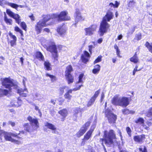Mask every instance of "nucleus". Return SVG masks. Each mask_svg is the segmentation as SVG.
<instances>
[{
  "label": "nucleus",
  "instance_id": "nucleus-25",
  "mask_svg": "<svg viewBox=\"0 0 152 152\" xmlns=\"http://www.w3.org/2000/svg\"><path fill=\"white\" fill-rule=\"evenodd\" d=\"M139 59L137 56V53H135L134 55L130 59V61L135 64L137 63L139 61Z\"/></svg>",
  "mask_w": 152,
  "mask_h": 152
},
{
  "label": "nucleus",
  "instance_id": "nucleus-43",
  "mask_svg": "<svg viewBox=\"0 0 152 152\" xmlns=\"http://www.w3.org/2000/svg\"><path fill=\"white\" fill-rule=\"evenodd\" d=\"M95 101V100H94V99L91 98V99L88 103V107H90L92 105V104L94 103Z\"/></svg>",
  "mask_w": 152,
  "mask_h": 152
},
{
  "label": "nucleus",
  "instance_id": "nucleus-26",
  "mask_svg": "<svg viewBox=\"0 0 152 152\" xmlns=\"http://www.w3.org/2000/svg\"><path fill=\"white\" fill-rule=\"evenodd\" d=\"M66 79L69 84L72 83L74 81V77L71 74L65 75Z\"/></svg>",
  "mask_w": 152,
  "mask_h": 152
},
{
  "label": "nucleus",
  "instance_id": "nucleus-54",
  "mask_svg": "<svg viewBox=\"0 0 152 152\" xmlns=\"http://www.w3.org/2000/svg\"><path fill=\"white\" fill-rule=\"evenodd\" d=\"M8 124L11 125L12 127H13L15 125V122L12 121H9L8 122Z\"/></svg>",
  "mask_w": 152,
  "mask_h": 152
},
{
  "label": "nucleus",
  "instance_id": "nucleus-44",
  "mask_svg": "<svg viewBox=\"0 0 152 152\" xmlns=\"http://www.w3.org/2000/svg\"><path fill=\"white\" fill-rule=\"evenodd\" d=\"M46 76H47L49 77L51 79V80L52 81H54L56 80V77L54 76L50 75V74L48 73L46 74Z\"/></svg>",
  "mask_w": 152,
  "mask_h": 152
},
{
  "label": "nucleus",
  "instance_id": "nucleus-4",
  "mask_svg": "<svg viewBox=\"0 0 152 152\" xmlns=\"http://www.w3.org/2000/svg\"><path fill=\"white\" fill-rule=\"evenodd\" d=\"M116 138L114 131L110 130L108 133L107 131H105L103 138L101 139L100 141L104 142H115Z\"/></svg>",
  "mask_w": 152,
  "mask_h": 152
},
{
  "label": "nucleus",
  "instance_id": "nucleus-60",
  "mask_svg": "<svg viewBox=\"0 0 152 152\" xmlns=\"http://www.w3.org/2000/svg\"><path fill=\"white\" fill-rule=\"evenodd\" d=\"M140 70H141L140 69L138 70V69H134L133 70V75H135V74L136 72L138 71H139Z\"/></svg>",
  "mask_w": 152,
  "mask_h": 152
},
{
  "label": "nucleus",
  "instance_id": "nucleus-63",
  "mask_svg": "<svg viewBox=\"0 0 152 152\" xmlns=\"http://www.w3.org/2000/svg\"><path fill=\"white\" fill-rule=\"evenodd\" d=\"M57 100H56V99L55 100H54L53 99H51V100L50 102L51 103H52L53 104H55Z\"/></svg>",
  "mask_w": 152,
  "mask_h": 152
},
{
  "label": "nucleus",
  "instance_id": "nucleus-11",
  "mask_svg": "<svg viewBox=\"0 0 152 152\" xmlns=\"http://www.w3.org/2000/svg\"><path fill=\"white\" fill-rule=\"evenodd\" d=\"M82 86V85L79 86L78 87L76 88H74L72 89H69L66 92V93L64 94V96L65 99H67L68 102H69L70 101L72 96L70 94L72 93L73 91H76L77 90H79L80 88V87Z\"/></svg>",
  "mask_w": 152,
  "mask_h": 152
},
{
  "label": "nucleus",
  "instance_id": "nucleus-5",
  "mask_svg": "<svg viewBox=\"0 0 152 152\" xmlns=\"http://www.w3.org/2000/svg\"><path fill=\"white\" fill-rule=\"evenodd\" d=\"M24 133V131L20 132L19 134H15L12 133H5L4 135V138L7 141H11V142H19L18 140L14 139H12L11 136L15 137L16 138H20V137L19 135H21V134H23Z\"/></svg>",
  "mask_w": 152,
  "mask_h": 152
},
{
  "label": "nucleus",
  "instance_id": "nucleus-57",
  "mask_svg": "<svg viewBox=\"0 0 152 152\" xmlns=\"http://www.w3.org/2000/svg\"><path fill=\"white\" fill-rule=\"evenodd\" d=\"M16 41L17 40H12L11 41L10 43L12 46H13V45L15 44Z\"/></svg>",
  "mask_w": 152,
  "mask_h": 152
},
{
  "label": "nucleus",
  "instance_id": "nucleus-24",
  "mask_svg": "<svg viewBox=\"0 0 152 152\" xmlns=\"http://www.w3.org/2000/svg\"><path fill=\"white\" fill-rule=\"evenodd\" d=\"M4 20L6 23L9 25H11L12 24V20L11 19L8 18L5 12L4 13Z\"/></svg>",
  "mask_w": 152,
  "mask_h": 152
},
{
  "label": "nucleus",
  "instance_id": "nucleus-31",
  "mask_svg": "<svg viewBox=\"0 0 152 152\" xmlns=\"http://www.w3.org/2000/svg\"><path fill=\"white\" fill-rule=\"evenodd\" d=\"M123 114H133L135 113V111L133 110H130L128 109H124L122 110Z\"/></svg>",
  "mask_w": 152,
  "mask_h": 152
},
{
  "label": "nucleus",
  "instance_id": "nucleus-28",
  "mask_svg": "<svg viewBox=\"0 0 152 152\" xmlns=\"http://www.w3.org/2000/svg\"><path fill=\"white\" fill-rule=\"evenodd\" d=\"M44 65L45 67L47 70H51V64L48 61H46L44 62Z\"/></svg>",
  "mask_w": 152,
  "mask_h": 152
},
{
  "label": "nucleus",
  "instance_id": "nucleus-12",
  "mask_svg": "<svg viewBox=\"0 0 152 152\" xmlns=\"http://www.w3.org/2000/svg\"><path fill=\"white\" fill-rule=\"evenodd\" d=\"M28 120L29 121L30 124L37 129L39 126V124L38 120L36 118H34L29 116L27 118Z\"/></svg>",
  "mask_w": 152,
  "mask_h": 152
},
{
  "label": "nucleus",
  "instance_id": "nucleus-6",
  "mask_svg": "<svg viewBox=\"0 0 152 152\" xmlns=\"http://www.w3.org/2000/svg\"><path fill=\"white\" fill-rule=\"evenodd\" d=\"M67 12L66 11H62L59 15L53 14V18H56L59 21L69 20L70 17L67 15Z\"/></svg>",
  "mask_w": 152,
  "mask_h": 152
},
{
  "label": "nucleus",
  "instance_id": "nucleus-55",
  "mask_svg": "<svg viewBox=\"0 0 152 152\" xmlns=\"http://www.w3.org/2000/svg\"><path fill=\"white\" fill-rule=\"evenodd\" d=\"M90 124V122H86L85 124L84 125H83L82 127H84L85 128H86L87 129V130L88 129V128Z\"/></svg>",
  "mask_w": 152,
  "mask_h": 152
},
{
  "label": "nucleus",
  "instance_id": "nucleus-53",
  "mask_svg": "<svg viewBox=\"0 0 152 152\" xmlns=\"http://www.w3.org/2000/svg\"><path fill=\"white\" fill-rule=\"evenodd\" d=\"M139 150L140 152H148L147 149L145 146H144L143 149L141 148H139Z\"/></svg>",
  "mask_w": 152,
  "mask_h": 152
},
{
  "label": "nucleus",
  "instance_id": "nucleus-23",
  "mask_svg": "<svg viewBox=\"0 0 152 152\" xmlns=\"http://www.w3.org/2000/svg\"><path fill=\"white\" fill-rule=\"evenodd\" d=\"M87 130V129L84 127H82L80 130L76 134L77 137H79L83 135Z\"/></svg>",
  "mask_w": 152,
  "mask_h": 152
},
{
  "label": "nucleus",
  "instance_id": "nucleus-47",
  "mask_svg": "<svg viewBox=\"0 0 152 152\" xmlns=\"http://www.w3.org/2000/svg\"><path fill=\"white\" fill-rule=\"evenodd\" d=\"M135 2L133 1H130L128 4V6L130 7H133L134 6Z\"/></svg>",
  "mask_w": 152,
  "mask_h": 152
},
{
  "label": "nucleus",
  "instance_id": "nucleus-41",
  "mask_svg": "<svg viewBox=\"0 0 152 152\" xmlns=\"http://www.w3.org/2000/svg\"><path fill=\"white\" fill-rule=\"evenodd\" d=\"M126 130L129 136L131 137L132 131L130 128L129 127H127L126 128Z\"/></svg>",
  "mask_w": 152,
  "mask_h": 152
},
{
  "label": "nucleus",
  "instance_id": "nucleus-36",
  "mask_svg": "<svg viewBox=\"0 0 152 152\" xmlns=\"http://www.w3.org/2000/svg\"><path fill=\"white\" fill-rule=\"evenodd\" d=\"M51 19V17L49 15H47L45 16L43 19L45 22L46 23Z\"/></svg>",
  "mask_w": 152,
  "mask_h": 152
},
{
  "label": "nucleus",
  "instance_id": "nucleus-13",
  "mask_svg": "<svg viewBox=\"0 0 152 152\" xmlns=\"http://www.w3.org/2000/svg\"><path fill=\"white\" fill-rule=\"evenodd\" d=\"M49 42L50 45L47 47V50L51 53L56 51L57 50V47L53 41L51 40Z\"/></svg>",
  "mask_w": 152,
  "mask_h": 152
},
{
  "label": "nucleus",
  "instance_id": "nucleus-8",
  "mask_svg": "<svg viewBox=\"0 0 152 152\" xmlns=\"http://www.w3.org/2000/svg\"><path fill=\"white\" fill-rule=\"evenodd\" d=\"M50 24L46 23L42 20H39L35 26V29L38 34L41 32L42 28L44 26H47Z\"/></svg>",
  "mask_w": 152,
  "mask_h": 152
},
{
  "label": "nucleus",
  "instance_id": "nucleus-18",
  "mask_svg": "<svg viewBox=\"0 0 152 152\" xmlns=\"http://www.w3.org/2000/svg\"><path fill=\"white\" fill-rule=\"evenodd\" d=\"M75 17V22H77L80 20H84V19L82 17L81 14L78 9H76Z\"/></svg>",
  "mask_w": 152,
  "mask_h": 152
},
{
  "label": "nucleus",
  "instance_id": "nucleus-14",
  "mask_svg": "<svg viewBox=\"0 0 152 152\" xmlns=\"http://www.w3.org/2000/svg\"><path fill=\"white\" fill-rule=\"evenodd\" d=\"M23 127L24 130L29 132H33L37 129L36 128H34V126L28 123L25 124L23 125Z\"/></svg>",
  "mask_w": 152,
  "mask_h": 152
},
{
  "label": "nucleus",
  "instance_id": "nucleus-50",
  "mask_svg": "<svg viewBox=\"0 0 152 152\" xmlns=\"http://www.w3.org/2000/svg\"><path fill=\"white\" fill-rule=\"evenodd\" d=\"M135 27L133 26L130 29L129 32H128V34H132L134 31L135 30Z\"/></svg>",
  "mask_w": 152,
  "mask_h": 152
},
{
  "label": "nucleus",
  "instance_id": "nucleus-52",
  "mask_svg": "<svg viewBox=\"0 0 152 152\" xmlns=\"http://www.w3.org/2000/svg\"><path fill=\"white\" fill-rule=\"evenodd\" d=\"M9 34L10 37L13 39V40H17V38L16 36L13 35L11 32H10Z\"/></svg>",
  "mask_w": 152,
  "mask_h": 152
},
{
  "label": "nucleus",
  "instance_id": "nucleus-19",
  "mask_svg": "<svg viewBox=\"0 0 152 152\" xmlns=\"http://www.w3.org/2000/svg\"><path fill=\"white\" fill-rule=\"evenodd\" d=\"M133 139L135 142H143L145 139V135L144 134L137 135L134 137Z\"/></svg>",
  "mask_w": 152,
  "mask_h": 152
},
{
  "label": "nucleus",
  "instance_id": "nucleus-21",
  "mask_svg": "<svg viewBox=\"0 0 152 152\" xmlns=\"http://www.w3.org/2000/svg\"><path fill=\"white\" fill-rule=\"evenodd\" d=\"M21 104L22 101L19 99H17V101L13 100L11 102V104L12 107H18L20 106Z\"/></svg>",
  "mask_w": 152,
  "mask_h": 152
},
{
  "label": "nucleus",
  "instance_id": "nucleus-29",
  "mask_svg": "<svg viewBox=\"0 0 152 152\" xmlns=\"http://www.w3.org/2000/svg\"><path fill=\"white\" fill-rule=\"evenodd\" d=\"M94 68L92 70V72L94 74L98 73L100 70V66L98 64L95 65Z\"/></svg>",
  "mask_w": 152,
  "mask_h": 152
},
{
  "label": "nucleus",
  "instance_id": "nucleus-3",
  "mask_svg": "<svg viewBox=\"0 0 152 152\" xmlns=\"http://www.w3.org/2000/svg\"><path fill=\"white\" fill-rule=\"evenodd\" d=\"M112 103L114 105H118L123 107H126L129 103V99L126 97H121L119 95H115L111 100Z\"/></svg>",
  "mask_w": 152,
  "mask_h": 152
},
{
  "label": "nucleus",
  "instance_id": "nucleus-10",
  "mask_svg": "<svg viewBox=\"0 0 152 152\" xmlns=\"http://www.w3.org/2000/svg\"><path fill=\"white\" fill-rule=\"evenodd\" d=\"M6 12L10 17L15 19L17 23L18 24H20L21 19H20V16L14 13L8 9L7 10Z\"/></svg>",
  "mask_w": 152,
  "mask_h": 152
},
{
  "label": "nucleus",
  "instance_id": "nucleus-45",
  "mask_svg": "<svg viewBox=\"0 0 152 152\" xmlns=\"http://www.w3.org/2000/svg\"><path fill=\"white\" fill-rule=\"evenodd\" d=\"M66 87V86L61 87L59 88V94L62 95L64 93V90L65 89Z\"/></svg>",
  "mask_w": 152,
  "mask_h": 152
},
{
  "label": "nucleus",
  "instance_id": "nucleus-1",
  "mask_svg": "<svg viewBox=\"0 0 152 152\" xmlns=\"http://www.w3.org/2000/svg\"><path fill=\"white\" fill-rule=\"evenodd\" d=\"M2 84L5 88H8L9 91H11L12 89H17V92L22 97H26L28 94V91L27 89L25 88L18 89V83L9 78H6L4 79L2 82Z\"/></svg>",
  "mask_w": 152,
  "mask_h": 152
},
{
  "label": "nucleus",
  "instance_id": "nucleus-39",
  "mask_svg": "<svg viewBox=\"0 0 152 152\" xmlns=\"http://www.w3.org/2000/svg\"><path fill=\"white\" fill-rule=\"evenodd\" d=\"M100 92V90L99 89L97 91H96L94 95L91 97L92 98L94 99V100H95L96 98L98 96Z\"/></svg>",
  "mask_w": 152,
  "mask_h": 152
},
{
  "label": "nucleus",
  "instance_id": "nucleus-49",
  "mask_svg": "<svg viewBox=\"0 0 152 152\" xmlns=\"http://www.w3.org/2000/svg\"><path fill=\"white\" fill-rule=\"evenodd\" d=\"M144 120L143 118H140L137 119V121H135L136 123H140L141 124H143L144 123Z\"/></svg>",
  "mask_w": 152,
  "mask_h": 152
},
{
  "label": "nucleus",
  "instance_id": "nucleus-2",
  "mask_svg": "<svg viewBox=\"0 0 152 152\" xmlns=\"http://www.w3.org/2000/svg\"><path fill=\"white\" fill-rule=\"evenodd\" d=\"M113 13L111 12L108 11L105 16L103 17L102 21L100 23L99 29L100 36H102L104 33L107 32L108 29L110 26V25L107 22L110 21L113 18Z\"/></svg>",
  "mask_w": 152,
  "mask_h": 152
},
{
  "label": "nucleus",
  "instance_id": "nucleus-33",
  "mask_svg": "<svg viewBox=\"0 0 152 152\" xmlns=\"http://www.w3.org/2000/svg\"><path fill=\"white\" fill-rule=\"evenodd\" d=\"M8 5L14 8L15 9L17 10H18L17 9L18 7H19L18 5L13 3L9 2L8 3Z\"/></svg>",
  "mask_w": 152,
  "mask_h": 152
},
{
  "label": "nucleus",
  "instance_id": "nucleus-40",
  "mask_svg": "<svg viewBox=\"0 0 152 152\" xmlns=\"http://www.w3.org/2000/svg\"><path fill=\"white\" fill-rule=\"evenodd\" d=\"M102 56H98L94 62V64L101 61H102Z\"/></svg>",
  "mask_w": 152,
  "mask_h": 152
},
{
  "label": "nucleus",
  "instance_id": "nucleus-32",
  "mask_svg": "<svg viewBox=\"0 0 152 152\" xmlns=\"http://www.w3.org/2000/svg\"><path fill=\"white\" fill-rule=\"evenodd\" d=\"M59 113L63 117H66L67 114V110L65 109H63L59 111Z\"/></svg>",
  "mask_w": 152,
  "mask_h": 152
},
{
  "label": "nucleus",
  "instance_id": "nucleus-16",
  "mask_svg": "<svg viewBox=\"0 0 152 152\" xmlns=\"http://www.w3.org/2000/svg\"><path fill=\"white\" fill-rule=\"evenodd\" d=\"M67 28L64 25L58 27L57 29V32L60 35H63L65 34Z\"/></svg>",
  "mask_w": 152,
  "mask_h": 152
},
{
  "label": "nucleus",
  "instance_id": "nucleus-15",
  "mask_svg": "<svg viewBox=\"0 0 152 152\" xmlns=\"http://www.w3.org/2000/svg\"><path fill=\"white\" fill-rule=\"evenodd\" d=\"M95 127V125H93L91 126L90 130L87 132L86 135L84 136L83 139V141L85 142L87 141L90 138Z\"/></svg>",
  "mask_w": 152,
  "mask_h": 152
},
{
  "label": "nucleus",
  "instance_id": "nucleus-51",
  "mask_svg": "<svg viewBox=\"0 0 152 152\" xmlns=\"http://www.w3.org/2000/svg\"><path fill=\"white\" fill-rule=\"evenodd\" d=\"M141 39V34L140 33H139L138 34H137L135 36V39L137 40H139Z\"/></svg>",
  "mask_w": 152,
  "mask_h": 152
},
{
  "label": "nucleus",
  "instance_id": "nucleus-48",
  "mask_svg": "<svg viewBox=\"0 0 152 152\" xmlns=\"http://www.w3.org/2000/svg\"><path fill=\"white\" fill-rule=\"evenodd\" d=\"M53 57H54L55 60H57V58L58 57V51H56L55 52L52 53Z\"/></svg>",
  "mask_w": 152,
  "mask_h": 152
},
{
  "label": "nucleus",
  "instance_id": "nucleus-20",
  "mask_svg": "<svg viewBox=\"0 0 152 152\" xmlns=\"http://www.w3.org/2000/svg\"><path fill=\"white\" fill-rule=\"evenodd\" d=\"M45 126L47 127L48 129L53 130V133H56L55 131L56 129V128L55 125L46 122L45 123Z\"/></svg>",
  "mask_w": 152,
  "mask_h": 152
},
{
  "label": "nucleus",
  "instance_id": "nucleus-56",
  "mask_svg": "<svg viewBox=\"0 0 152 152\" xmlns=\"http://www.w3.org/2000/svg\"><path fill=\"white\" fill-rule=\"evenodd\" d=\"M87 152H95V151L93 148L90 147L87 150Z\"/></svg>",
  "mask_w": 152,
  "mask_h": 152
},
{
  "label": "nucleus",
  "instance_id": "nucleus-58",
  "mask_svg": "<svg viewBox=\"0 0 152 152\" xmlns=\"http://www.w3.org/2000/svg\"><path fill=\"white\" fill-rule=\"evenodd\" d=\"M104 97V92H102L101 94V102H102L103 101Z\"/></svg>",
  "mask_w": 152,
  "mask_h": 152
},
{
  "label": "nucleus",
  "instance_id": "nucleus-27",
  "mask_svg": "<svg viewBox=\"0 0 152 152\" xmlns=\"http://www.w3.org/2000/svg\"><path fill=\"white\" fill-rule=\"evenodd\" d=\"M73 71L71 65H69L66 68L65 71V75H70L71 73Z\"/></svg>",
  "mask_w": 152,
  "mask_h": 152
},
{
  "label": "nucleus",
  "instance_id": "nucleus-42",
  "mask_svg": "<svg viewBox=\"0 0 152 152\" xmlns=\"http://www.w3.org/2000/svg\"><path fill=\"white\" fill-rule=\"evenodd\" d=\"M57 101L59 102V104L61 105L64 101V99L62 97H59L56 99Z\"/></svg>",
  "mask_w": 152,
  "mask_h": 152
},
{
  "label": "nucleus",
  "instance_id": "nucleus-30",
  "mask_svg": "<svg viewBox=\"0 0 152 152\" xmlns=\"http://www.w3.org/2000/svg\"><path fill=\"white\" fill-rule=\"evenodd\" d=\"M36 57L39 60L44 61V58L42 54L40 52H37L36 53Z\"/></svg>",
  "mask_w": 152,
  "mask_h": 152
},
{
  "label": "nucleus",
  "instance_id": "nucleus-59",
  "mask_svg": "<svg viewBox=\"0 0 152 152\" xmlns=\"http://www.w3.org/2000/svg\"><path fill=\"white\" fill-rule=\"evenodd\" d=\"M4 60V58L2 56L0 57V64H2L3 63V61Z\"/></svg>",
  "mask_w": 152,
  "mask_h": 152
},
{
  "label": "nucleus",
  "instance_id": "nucleus-7",
  "mask_svg": "<svg viewBox=\"0 0 152 152\" xmlns=\"http://www.w3.org/2000/svg\"><path fill=\"white\" fill-rule=\"evenodd\" d=\"M97 26L95 24H93L90 26L88 28H85L84 30L86 32L85 34L86 35L91 36L93 35L96 31Z\"/></svg>",
  "mask_w": 152,
  "mask_h": 152
},
{
  "label": "nucleus",
  "instance_id": "nucleus-34",
  "mask_svg": "<svg viewBox=\"0 0 152 152\" xmlns=\"http://www.w3.org/2000/svg\"><path fill=\"white\" fill-rule=\"evenodd\" d=\"M145 45L149 50L152 53V45H150L148 42H147Z\"/></svg>",
  "mask_w": 152,
  "mask_h": 152
},
{
  "label": "nucleus",
  "instance_id": "nucleus-62",
  "mask_svg": "<svg viewBox=\"0 0 152 152\" xmlns=\"http://www.w3.org/2000/svg\"><path fill=\"white\" fill-rule=\"evenodd\" d=\"M119 4V3L117 1H116L115 4V7L117 8L118 7Z\"/></svg>",
  "mask_w": 152,
  "mask_h": 152
},
{
  "label": "nucleus",
  "instance_id": "nucleus-61",
  "mask_svg": "<svg viewBox=\"0 0 152 152\" xmlns=\"http://www.w3.org/2000/svg\"><path fill=\"white\" fill-rule=\"evenodd\" d=\"M149 110L147 114V116L148 117H150L152 115V113Z\"/></svg>",
  "mask_w": 152,
  "mask_h": 152
},
{
  "label": "nucleus",
  "instance_id": "nucleus-46",
  "mask_svg": "<svg viewBox=\"0 0 152 152\" xmlns=\"http://www.w3.org/2000/svg\"><path fill=\"white\" fill-rule=\"evenodd\" d=\"M20 25L22 28L25 30H26V25L25 23L23 22H21V23L20 22Z\"/></svg>",
  "mask_w": 152,
  "mask_h": 152
},
{
  "label": "nucleus",
  "instance_id": "nucleus-38",
  "mask_svg": "<svg viewBox=\"0 0 152 152\" xmlns=\"http://www.w3.org/2000/svg\"><path fill=\"white\" fill-rule=\"evenodd\" d=\"M9 3L6 0H0V5L2 6H3L5 4L8 5Z\"/></svg>",
  "mask_w": 152,
  "mask_h": 152
},
{
  "label": "nucleus",
  "instance_id": "nucleus-17",
  "mask_svg": "<svg viewBox=\"0 0 152 152\" xmlns=\"http://www.w3.org/2000/svg\"><path fill=\"white\" fill-rule=\"evenodd\" d=\"M90 57L89 53L87 51H84V54L81 56V59L82 62L84 63H86L88 61Z\"/></svg>",
  "mask_w": 152,
  "mask_h": 152
},
{
  "label": "nucleus",
  "instance_id": "nucleus-9",
  "mask_svg": "<svg viewBox=\"0 0 152 152\" xmlns=\"http://www.w3.org/2000/svg\"><path fill=\"white\" fill-rule=\"evenodd\" d=\"M105 114L107 117L108 121L110 123H114L115 122L117 118L116 115H114L111 112H108L107 110H106Z\"/></svg>",
  "mask_w": 152,
  "mask_h": 152
},
{
  "label": "nucleus",
  "instance_id": "nucleus-22",
  "mask_svg": "<svg viewBox=\"0 0 152 152\" xmlns=\"http://www.w3.org/2000/svg\"><path fill=\"white\" fill-rule=\"evenodd\" d=\"M83 111V109H81L80 108L77 107L76 108L75 110V113L74 114L73 117H75L74 119L75 120L77 117V114L78 113L80 114V116L81 115V112Z\"/></svg>",
  "mask_w": 152,
  "mask_h": 152
},
{
  "label": "nucleus",
  "instance_id": "nucleus-64",
  "mask_svg": "<svg viewBox=\"0 0 152 152\" xmlns=\"http://www.w3.org/2000/svg\"><path fill=\"white\" fill-rule=\"evenodd\" d=\"M102 38H100L98 39L97 40V42L98 43L100 44L102 42Z\"/></svg>",
  "mask_w": 152,
  "mask_h": 152
},
{
  "label": "nucleus",
  "instance_id": "nucleus-37",
  "mask_svg": "<svg viewBox=\"0 0 152 152\" xmlns=\"http://www.w3.org/2000/svg\"><path fill=\"white\" fill-rule=\"evenodd\" d=\"M15 30L16 31L19 32L22 36H23V34L22 31L18 26H15Z\"/></svg>",
  "mask_w": 152,
  "mask_h": 152
},
{
  "label": "nucleus",
  "instance_id": "nucleus-35",
  "mask_svg": "<svg viewBox=\"0 0 152 152\" xmlns=\"http://www.w3.org/2000/svg\"><path fill=\"white\" fill-rule=\"evenodd\" d=\"M84 75L83 74H81L79 76L78 81L77 82V83H83V82L82 80V78H83Z\"/></svg>",
  "mask_w": 152,
  "mask_h": 152
}]
</instances>
